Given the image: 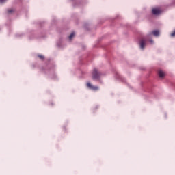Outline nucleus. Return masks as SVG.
I'll use <instances>...</instances> for the list:
<instances>
[{
	"label": "nucleus",
	"mask_w": 175,
	"mask_h": 175,
	"mask_svg": "<svg viewBox=\"0 0 175 175\" xmlns=\"http://www.w3.org/2000/svg\"><path fill=\"white\" fill-rule=\"evenodd\" d=\"M92 75L93 80H98V79H100L103 74L97 68H94Z\"/></svg>",
	"instance_id": "obj_1"
},
{
	"label": "nucleus",
	"mask_w": 175,
	"mask_h": 175,
	"mask_svg": "<svg viewBox=\"0 0 175 175\" xmlns=\"http://www.w3.org/2000/svg\"><path fill=\"white\" fill-rule=\"evenodd\" d=\"M146 40L145 39L140 40L139 48L141 49V50H144V49L146 47Z\"/></svg>",
	"instance_id": "obj_2"
},
{
	"label": "nucleus",
	"mask_w": 175,
	"mask_h": 175,
	"mask_svg": "<svg viewBox=\"0 0 175 175\" xmlns=\"http://www.w3.org/2000/svg\"><path fill=\"white\" fill-rule=\"evenodd\" d=\"M87 86L88 88H90V90H92L93 91H98V90H99V87L94 86L90 82L87 83Z\"/></svg>",
	"instance_id": "obj_3"
},
{
	"label": "nucleus",
	"mask_w": 175,
	"mask_h": 175,
	"mask_svg": "<svg viewBox=\"0 0 175 175\" xmlns=\"http://www.w3.org/2000/svg\"><path fill=\"white\" fill-rule=\"evenodd\" d=\"M152 35H154V36H159V30H154L152 33H150L148 35V38H150V37L152 36Z\"/></svg>",
	"instance_id": "obj_4"
},
{
	"label": "nucleus",
	"mask_w": 175,
	"mask_h": 175,
	"mask_svg": "<svg viewBox=\"0 0 175 175\" xmlns=\"http://www.w3.org/2000/svg\"><path fill=\"white\" fill-rule=\"evenodd\" d=\"M152 13L153 14H154L155 16H158V14H159V13H161V11L157 8H154L152 10Z\"/></svg>",
	"instance_id": "obj_5"
},
{
	"label": "nucleus",
	"mask_w": 175,
	"mask_h": 175,
	"mask_svg": "<svg viewBox=\"0 0 175 175\" xmlns=\"http://www.w3.org/2000/svg\"><path fill=\"white\" fill-rule=\"evenodd\" d=\"M159 77L163 79V77H165V72H163V71L160 70L159 71Z\"/></svg>",
	"instance_id": "obj_6"
},
{
	"label": "nucleus",
	"mask_w": 175,
	"mask_h": 175,
	"mask_svg": "<svg viewBox=\"0 0 175 175\" xmlns=\"http://www.w3.org/2000/svg\"><path fill=\"white\" fill-rule=\"evenodd\" d=\"M75 38V32L71 33V34L69 36L70 40H72Z\"/></svg>",
	"instance_id": "obj_7"
},
{
	"label": "nucleus",
	"mask_w": 175,
	"mask_h": 175,
	"mask_svg": "<svg viewBox=\"0 0 175 175\" xmlns=\"http://www.w3.org/2000/svg\"><path fill=\"white\" fill-rule=\"evenodd\" d=\"M170 36L172 38H175V29L172 31V33L170 34Z\"/></svg>",
	"instance_id": "obj_8"
},
{
	"label": "nucleus",
	"mask_w": 175,
	"mask_h": 175,
	"mask_svg": "<svg viewBox=\"0 0 175 175\" xmlns=\"http://www.w3.org/2000/svg\"><path fill=\"white\" fill-rule=\"evenodd\" d=\"M39 58H40L41 59H44V56L42 55H38Z\"/></svg>",
	"instance_id": "obj_9"
},
{
	"label": "nucleus",
	"mask_w": 175,
	"mask_h": 175,
	"mask_svg": "<svg viewBox=\"0 0 175 175\" xmlns=\"http://www.w3.org/2000/svg\"><path fill=\"white\" fill-rule=\"evenodd\" d=\"M13 12H14L13 9H10L8 10V13H13Z\"/></svg>",
	"instance_id": "obj_10"
},
{
	"label": "nucleus",
	"mask_w": 175,
	"mask_h": 175,
	"mask_svg": "<svg viewBox=\"0 0 175 175\" xmlns=\"http://www.w3.org/2000/svg\"><path fill=\"white\" fill-rule=\"evenodd\" d=\"M8 0H0V3H5Z\"/></svg>",
	"instance_id": "obj_11"
},
{
	"label": "nucleus",
	"mask_w": 175,
	"mask_h": 175,
	"mask_svg": "<svg viewBox=\"0 0 175 175\" xmlns=\"http://www.w3.org/2000/svg\"><path fill=\"white\" fill-rule=\"evenodd\" d=\"M149 42H150V44H154V40H150Z\"/></svg>",
	"instance_id": "obj_12"
}]
</instances>
